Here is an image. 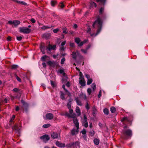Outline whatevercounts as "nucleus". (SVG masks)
Masks as SVG:
<instances>
[{
  "label": "nucleus",
  "mask_w": 148,
  "mask_h": 148,
  "mask_svg": "<svg viewBox=\"0 0 148 148\" xmlns=\"http://www.w3.org/2000/svg\"><path fill=\"white\" fill-rule=\"evenodd\" d=\"M102 21L99 16H97V19L93 23L92 25V27L94 28L96 27H97V31L96 34L94 33H92L91 32V29L89 27L88 28V30L87 31V33L89 34L91 36H95L98 34L100 32L102 28Z\"/></svg>",
  "instance_id": "nucleus-1"
},
{
  "label": "nucleus",
  "mask_w": 148,
  "mask_h": 148,
  "mask_svg": "<svg viewBox=\"0 0 148 148\" xmlns=\"http://www.w3.org/2000/svg\"><path fill=\"white\" fill-rule=\"evenodd\" d=\"M126 127L127 126H125L123 131V133L125 136L124 139H127L129 137H131L132 135V131L129 129L126 130Z\"/></svg>",
  "instance_id": "nucleus-2"
},
{
  "label": "nucleus",
  "mask_w": 148,
  "mask_h": 148,
  "mask_svg": "<svg viewBox=\"0 0 148 148\" xmlns=\"http://www.w3.org/2000/svg\"><path fill=\"white\" fill-rule=\"evenodd\" d=\"M79 83L82 86H84L85 85V81L84 80V76L82 73L81 72L79 73Z\"/></svg>",
  "instance_id": "nucleus-3"
},
{
  "label": "nucleus",
  "mask_w": 148,
  "mask_h": 148,
  "mask_svg": "<svg viewBox=\"0 0 148 148\" xmlns=\"http://www.w3.org/2000/svg\"><path fill=\"white\" fill-rule=\"evenodd\" d=\"M20 31L21 32L27 34L31 32V30L27 27H23L20 28Z\"/></svg>",
  "instance_id": "nucleus-4"
},
{
  "label": "nucleus",
  "mask_w": 148,
  "mask_h": 148,
  "mask_svg": "<svg viewBox=\"0 0 148 148\" xmlns=\"http://www.w3.org/2000/svg\"><path fill=\"white\" fill-rule=\"evenodd\" d=\"M82 125L85 127H88V124L87 120V117L85 114L84 115V119L82 120Z\"/></svg>",
  "instance_id": "nucleus-5"
},
{
  "label": "nucleus",
  "mask_w": 148,
  "mask_h": 148,
  "mask_svg": "<svg viewBox=\"0 0 148 148\" xmlns=\"http://www.w3.org/2000/svg\"><path fill=\"white\" fill-rule=\"evenodd\" d=\"M40 138L43 140V141L45 143H46L50 139L48 135L45 134L40 137Z\"/></svg>",
  "instance_id": "nucleus-6"
},
{
  "label": "nucleus",
  "mask_w": 148,
  "mask_h": 148,
  "mask_svg": "<svg viewBox=\"0 0 148 148\" xmlns=\"http://www.w3.org/2000/svg\"><path fill=\"white\" fill-rule=\"evenodd\" d=\"M85 76L88 79L87 82V84L88 85H90L92 83V79L90 78V76L87 74H85Z\"/></svg>",
  "instance_id": "nucleus-7"
},
{
  "label": "nucleus",
  "mask_w": 148,
  "mask_h": 148,
  "mask_svg": "<svg viewBox=\"0 0 148 148\" xmlns=\"http://www.w3.org/2000/svg\"><path fill=\"white\" fill-rule=\"evenodd\" d=\"M79 128H77L75 129V128H73L71 131V134L72 135H76L78 134L79 131Z\"/></svg>",
  "instance_id": "nucleus-8"
},
{
  "label": "nucleus",
  "mask_w": 148,
  "mask_h": 148,
  "mask_svg": "<svg viewBox=\"0 0 148 148\" xmlns=\"http://www.w3.org/2000/svg\"><path fill=\"white\" fill-rule=\"evenodd\" d=\"M46 117L47 119L51 120L53 117V115L51 113H48L46 114Z\"/></svg>",
  "instance_id": "nucleus-9"
},
{
  "label": "nucleus",
  "mask_w": 148,
  "mask_h": 148,
  "mask_svg": "<svg viewBox=\"0 0 148 148\" xmlns=\"http://www.w3.org/2000/svg\"><path fill=\"white\" fill-rule=\"evenodd\" d=\"M56 45H54L52 46L50 45H49L48 47L47 48L46 50L47 51H50L51 50H54L56 48Z\"/></svg>",
  "instance_id": "nucleus-10"
},
{
  "label": "nucleus",
  "mask_w": 148,
  "mask_h": 148,
  "mask_svg": "<svg viewBox=\"0 0 148 148\" xmlns=\"http://www.w3.org/2000/svg\"><path fill=\"white\" fill-rule=\"evenodd\" d=\"M58 134L57 132H53L51 134V136L53 139L58 138Z\"/></svg>",
  "instance_id": "nucleus-11"
},
{
  "label": "nucleus",
  "mask_w": 148,
  "mask_h": 148,
  "mask_svg": "<svg viewBox=\"0 0 148 148\" xmlns=\"http://www.w3.org/2000/svg\"><path fill=\"white\" fill-rule=\"evenodd\" d=\"M73 121L76 127L79 128V124L77 119L75 118L74 119Z\"/></svg>",
  "instance_id": "nucleus-12"
},
{
  "label": "nucleus",
  "mask_w": 148,
  "mask_h": 148,
  "mask_svg": "<svg viewBox=\"0 0 148 148\" xmlns=\"http://www.w3.org/2000/svg\"><path fill=\"white\" fill-rule=\"evenodd\" d=\"M56 145L59 147H64L65 146L64 144L60 143L59 142L57 141L56 142Z\"/></svg>",
  "instance_id": "nucleus-13"
},
{
  "label": "nucleus",
  "mask_w": 148,
  "mask_h": 148,
  "mask_svg": "<svg viewBox=\"0 0 148 148\" xmlns=\"http://www.w3.org/2000/svg\"><path fill=\"white\" fill-rule=\"evenodd\" d=\"M73 147L76 148H80V146L79 145V143L78 142L76 141L75 143H74Z\"/></svg>",
  "instance_id": "nucleus-14"
},
{
  "label": "nucleus",
  "mask_w": 148,
  "mask_h": 148,
  "mask_svg": "<svg viewBox=\"0 0 148 148\" xmlns=\"http://www.w3.org/2000/svg\"><path fill=\"white\" fill-rule=\"evenodd\" d=\"M73 99L71 98H70L69 99L68 102L67 104V106L68 108H71V105L72 104V102Z\"/></svg>",
  "instance_id": "nucleus-15"
},
{
  "label": "nucleus",
  "mask_w": 148,
  "mask_h": 148,
  "mask_svg": "<svg viewBox=\"0 0 148 148\" xmlns=\"http://www.w3.org/2000/svg\"><path fill=\"white\" fill-rule=\"evenodd\" d=\"M75 111L77 114V115L79 116L81 115V111L79 108L77 106L76 108Z\"/></svg>",
  "instance_id": "nucleus-16"
},
{
  "label": "nucleus",
  "mask_w": 148,
  "mask_h": 148,
  "mask_svg": "<svg viewBox=\"0 0 148 148\" xmlns=\"http://www.w3.org/2000/svg\"><path fill=\"white\" fill-rule=\"evenodd\" d=\"M75 100L76 101L77 105L80 106H81L82 105V103H81V102L79 99V98L78 97L75 98Z\"/></svg>",
  "instance_id": "nucleus-17"
},
{
  "label": "nucleus",
  "mask_w": 148,
  "mask_h": 148,
  "mask_svg": "<svg viewBox=\"0 0 148 148\" xmlns=\"http://www.w3.org/2000/svg\"><path fill=\"white\" fill-rule=\"evenodd\" d=\"M60 98L63 100H64L65 98V94H64L62 91H60Z\"/></svg>",
  "instance_id": "nucleus-18"
},
{
  "label": "nucleus",
  "mask_w": 148,
  "mask_h": 148,
  "mask_svg": "<svg viewBox=\"0 0 148 148\" xmlns=\"http://www.w3.org/2000/svg\"><path fill=\"white\" fill-rule=\"evenodd\" d=\"M20 23V22L19 21L14 20L13 21V25L15 26H16Z\"/></svg>",
  "instance_id": "nucleus-19"
},
{
  "label": "nucleus",
  "mask_w": 148,
  "mask_h": 148,
  "mask_svg": "<svg viewBox=\"0 0 148 148\" xmlns=\"http://www.w3.org/2000/svg\"><path fill=\"white\" fill-rule=\"evenodd\" d=\"M12 129L13 130H15L16 132H19L20 129L18 126L16 125H15L12 128Z\"/></svg>",
  "instance_id": "nucleus-20"
},
{
  "label": "nucleus",
  "mask_w": 148,
  "mask_h": 148,
  "mask_svg": "<svg viewBox=\"0 0 148 148\" xmlns=\"http://www.w3.org/2000/svg\"><path fill=\"white\" fill-rule=\"evenodd\" d=\"M90 6L91 7H95V8L96 7V4L94 2L91 1L90 3Z\"/></svg>",
  "instance_id": "nucleus-21"
},
{
  "label": "nucleus",
  "mask_w": 148,
  "mask_h": 148,
  "mask_svg": "<svg viewBox=\"0 0 148 148\" xmlns=\"http://www.w3.org/2000/svg\"><path fill=\"white\" fill-rule=\"evenodd\" d=\"M75 41L78 45L79 42H81V40L79 38H76L75 39Z\"/></svg>",
  "instance_id": "nucleus-22"
},
{
  "label": "nucleus",
  "mask_w": 148,
  "mask_h": 148,
  "mask_svg": "<svg viewBox=\"0 0 148 148\" xmlns=\"http://www.w3.org/2000/svg\"><path fill=\"white\" fill-rule=\"evenodd\" d=\"M40 50L43 54H45V47L43 45H41L40 47Z\"/></svg>",
  "instance_id": "nucleus-23"
},
{
  "label": "nucleus",
  "mask_w": 148,
  "mask_h": 148,
  "mask_svg": "<svg viewBox=\"0 0 148 148\" xmlns=\"http://www.w3.org/2000/svg\"><path fill=\"white\" fill-rule=\"evenodd\" d=\"M94 143L96 145H98L99 144V140L95 138L94 140Z\"/></svg>",
  "instance_id": "nucleus-24"
},
{
  "label": "nucleus",
  "mask_w": 148,
  "mask_h": 148,
  "mask_svg": "<svg viewBox=\"0 0 148 148\" xmlns=\"http://www.w3.org/2000/svg\"><path fill=\"white\" fill-rule=\"evenodd\" d=\"M110 110L112 113H114L116 111V108L114 107H112L110 108Z\"/></svg>",
  "instance_id": "nucleus-25"
},
{
  "label": "nucleus",
  "mask_w": 148,
  "mask_h": 148,
  "mask_svg": "<svg viewBox=\"0 0 148 148\" xmlns=\"http://www.w3.org/2000/svg\"><path fill=\"white\" fill-rule=\"evenodd\" d=\"M72 55L73 58L75 60L76 59L77 55L76 53L75 52H73L72 53Z\"/></svg>",
  "instance_id": "nucleus-26"
},
{
  "label": "nucleus",
  "mask_w": 148,
  "mask_h": 148,
  "mask_svg": "<svg viewBox=\"0 0 148 148\" xmlns=\"http://www.w3.org/2000/svg\"><path fill=\"white\" fill-rule=\"evenodd\" d=\"M91 87L93 89V90L94 91L96 88V85L95 83H93L91 85Z\"/></svg>",
  "instance_id": "nucleus-27"
},
{
  "label": "nucleus",
  "mask_w": 148,
  "mask_h": 148,
  "mask_svg": "<svg viewBox=\"0 0 148 148\" xmlns=\"http://www.w3.org/2000/svg\"><path fill=\"white\" fill-rule=\"evenodd\" d=\"M74 142L71 143H69L68 144L66 145V146L67 147H71L72 146H73Z\"/></svg>",
  "instance_id": "nucleus-28"
},
{
  "label": "nucleus",
  "mask_w": 148,
  "mask_h": 148,
  "mask_svg": "<svg viewBox=\"0 0 148 148\" xmlns=\"http://www.w3.org/2000/svg\"><path fill=\"white\" fill-rule=\"evenodd\" d=\"M15 116L14 115H13L12 116L11 118L10 119V122H9V124H11L10 123H12L13 120L15 118Z\"/></svg>",
  "instance_id": "nucleus-29"
},
{
  "label": "nucleus",
  "mask_w": 148,
  "mask_h": 148,
  "mask_svg": "<svg viewBox=\"0 0 148 148\" xmlns=\"http://www.w3.org/2000/svg\"><path fill=\"white\" fill-rule=\"evenodd\" d=\"M62 30L63 31V33L66 34L68 32L67 31V28L66 27H64L62 28Z\"/></svg>",
  "instance_id": "nucleus-30"
},
{
  "label": "nucleus",
  "mask_w": 148,
  "mask_h": 148,
  "mask_svg": "<svg viewBox=\"0 0 148 148\" xmlns=\"http://www.w3.org/2000/svg\"><path fill=\"white\" fill-rule=\"evenodd\" d=\"M56 4V1H51V5L52 6H54Z\"/></svg>",
  "instance_id": "nucleus-31"
},
{
  "label": "nucleus",
  "mask_w": 148,
  "mask_h": 148,
  "mask_svg": "<svg viewBox=\"0 0 148 148\" xmlns=\"http://www.w3.org/2000/svg\"><path fill=\"white\" fill-rule=\"evenodd\" d=\"M103 112L104 114H108L109 110L107 108H105L103 110Z\"/></svg>",
  "instance_id": "nucleus-32"
},
{
  "label": "nucleus",
  "mask_w": 148,
  "mask_h": 148,
  "mask_svg": "<svg viewBox=\"0 0 148 148\" xmlns=\"http://www.w3.org/2000/svg\"><path fill=\"white\" fill-rule=\"evenodd\" d=\"M48 57V56H44L41 58V59L43 61H45L46 60L47 58Z\"/></svg>",
  "instance_id": "nucleus-33"
},
{
  "label": "nucleus",
  "mask_w": 148,
  "mask_h": 148,
  "mask_svg": "<svg viewBox=\"0 0 148 148\" xmlns=\"http://www.w3.org/2000/svg\"><path fill=\"white\" fill-rule=\"evenodd\" d=\"M51 125L49 124H47L44 125L42 127L45 128H47L50 126Z\"/></svg>",
  "instance_id": "nucleus-34"
},
{
  "label": "nucleus",
  "mask_w": 148,
  "mask_h": 148,
  "mask_svg": "<svg viewBox=\"0 0 148 148\" xmlns=\"http://www.w3.org/2000/svg\"><path fill=\"white\" fill-rule=\"evenodd\" d=\"M129 120L128 119V118L127 117H125L123 118V119H122L121 121H129Z\"/></svg>",
  "instance_id": "nucleus-35"
},
{
  "label": "nucleus",
  "mask_w": 148,
  "mask_h": 148,
  "mask_svg": "<svg viewBox=\"0 0 148 148\" xmlns=\"http://www.w3.org/2000/svg\"><path fill=\"white\" fill-rule=\"evenodd\" d=\"M12 69H16L18 67V66L16 65H13L11 66Z\"/></svg>",
  "instance_id": "nucleus-36"
},
{
  "label": "nucleus",
  "mask_w": 148,
  "mask_h": 148,
  "mask_svg": "<svg viewBox=\"0 0 148 148\" xmlns=\"http://www.w3.org/2000/svg\"><path fill=\"white\" fill-rule=\"evenodd\" d=\"M92 110H93V115L94 116V114H95V113L96 112L97 110L96 108H95V107H93L92 108Z\"/></svg>",
  "instance_id": "nucleus-37"
},
{
  "label": "nucleus",
  "mask_w": 148,
  "mask_h": 148,
  "mask_svg": "<svg viewBox=\"0 0 148 148\" xmlns=\"http://www.w3.org/2000/svg\"><path fill=\"white\" fill-rule=\"evenodd\" d=\"M85 108L88 110L90 108V107L89 106V104L87 102L86 103V106H85Z\"/></svg>",
  "instance_id": "nucleus-38"
},
{
  "label": "nucleus",
  "mask_w": 148,
  "mask_h": 148,
  "mask_svg": "<svg viewBox=\"0 0 148 148\" xmlns=\"http://www.w3.org/2000/svg\"><path fill=\"white\" fill-rule=\"evenodd\" d=\"M59 73L60 74H63V75L65 74V73L64 72V71L63 69H60L59 71Z\"/></svg>",
  "instance_id": "nucleus-39"
},
{
  "label": "nucleus",
  "mask_w": 148,
  "mask_h": 148,
  "mask_svg": "<svg viewBox=\"0 0 148 148\" xmlns=\"http://www.w3.org/2000/svg\"><path fill=\"white\" fill-rule=\"evenodd\" d=\"M87 50H88L86 48V49H81V51L83 53H87Z\"/></svg>",
  "instance_id": "nucleus-40"
},
{
  "label": "nucleus",
  "mask_w": 148,
  "mask_h": 148,
  "mask_svg": "<svg viewBox=\"0 0 148 148\" xmlns=\"http://www.w3.org/2000/svg\"><path fill=\"white\" fill-rule=\"evenodd\" d=\"M104 11V8H101L99 11V12L100 14H102Z\"/></svg>",
  "instance_id": "nucleus-41"
},
{
  "label": "nucleus",
  "mask_w": 148,
  "mask_h": 148,
  "mask_svg": "<svg viewBox=\"0 0 148 148\" xmlns=\"http://www.w3.org/2000/svg\"><path fill=\"white\" fill-rule=\"evenodd\" d=\"M65 60V58H62L61 60L60 63L61 64H63L64 63V62Z\"/></svg>",
  "instance_id": "nucleus-42"
},
{
  "label": "nucleus",
  "mask_w": 148,
  "mask_h": 148,
  "mask_svg": "<svg viewBox=\"0 0 148 148\" xmlns=\"http://www.w3.org/2000/svg\"><path fill=\"white\" fill-rule=\"evenodd\" d=\"M87 92L88 93L89 95H90L91 92V89L90 88H88L87 89Z\"/></svg>",
  "instance_id": "nucleus-43"
},
{
  "label": "nucleus",
  "mask_w": 148,
  "mask_h": 148,
  "mask_svg": "<svg viewBox=\"0 0 148 148\" xmlns=\"http://www.w3.org/2000/svg\"><path fill=\"white\" fill-rule=\"evenodd\" d=\"M68 109L69 110V112H70V113L71 114L73 112V110L71 108H68Z\"/></svg>",
  "instance_id": "nucleus-44"
},
{
  "label": "nucleus",
  "mask_w": 148,
  "mask_h": 148,
  "mask_svg": "<svg viewBox=\"0 0 148 148\" xmlns=\"http://www.w3.org/2000/svg\"><path fill=\"white\" fill-rule=\"evenodd\" d=\"M81 133L83 134H85L86 133V131L85 129H83L81 131Z\"/></svg>",
  "instance_id": "nucleus-45"
},
{
  "label": "nucleus",
  "mask_w": 148,
  "mask_h": 148,
  "mask_svg": "<svg viewBox=\"0 0 148 148\" xmlns=\"http://www.w3.org/2000/svg\"><path fill=\"white\" fill-rule=\"evenodd\" d=\"M59 29L58 28H56L53 30V32L54 33H56L59 31Z\"/></svg>",
  "instance_id": "nucleus-46"
},
{
  "label": "nucleus",
  "mask_w": 148,
  "mask_h": 148,
  "mask_svg": "<svg viewBox=\"0 0 148 148\" xmlns=\"http://www.w3.org/2000/svg\"><path fill=\"white\" fill-rule=\"evenodd\" d=\"M84 44V43L83 41L81 42H80L78 45L79 46H82Z\"/></svg>",
  "instance_id": "nucleus-47"
},
{
  "label": "nucleus",
  "mask_w": 148,
  "mask_h": 148,
  "mask_svg": "<svg viewBox=\"0 0 148 148\" xmlns=\"http://www.w3.org/2000/svg\"><path fill=\"white\" fill-rule=\"evenodd\" d=\"M16 38L18 40L20 41L21 40L22 37L21 36L17 37Z\"/></svg>",
  "instance_id": "nucleus-48"
},
{
  "label": "nucleus",
  "mask_w": 148,
  "mask_h": 148,
  "mask_svg": "<svg viewBox=\"0 0 148 148\" xmlns=\"http://www.w3.org/2000/svg\"><path fill=\"white\" fill-rule=\"evenodd\" d=\"M8 23L10 25L13 24V21H9L8 22Z\"/></svg>",
  "instance_id": "nucleus-49"
},
{
  "label": "nucleus",
  "mask_w": 148,
  "mask_h": 148,
  "mask_svg": "<svg viewBox=\"0 0 148 148\" xmlns=\"http://www.w3.org/2000/svg\"><path fill=\"white\" fill-rule=\"evenodd\" d=\"M16 77L17 80L19 82L21 81V79L16 75Z\"/></svg>",
  "instance_id": "nucleus-50"
},
{
  "label": "nucleus",
  "mask_w": 148,
  "mask_h": 148,
  "mask_svg": "<svg viewBox=\"0 0 148 148\" xmlns=\"http://www.w3.org/2000/svg\"><path fill=\"white\" fill-rule=\"evenodd\" d=\"M70 46L72 47H73L74 46V44L73 42H70Z\"/></svg>",
  "instance_id": "nucleus-51"
},
{
  "label": "nucleus",
  "mask_w": 148,
  "mask_h": 148,
  "mask_svg": "<svg viewBox=\"0 0 148 148\" xmlns=\"http://www.w3.org/2000/svg\"><path fill=\"white\" fill-rule=\"evenodd\" d=\"M51 84L53 87L55 86V85L54 82L52 81H51Z\"/></svg>",
  "instance_id": "nucleus-52"
},
{
  "label": "nucleus",
  "mask_w": 148,
  "mask_h": 148,
  "mask_svg": "<svg viewBox=\"0 0 148 148\" xmlns=\"http://www.w3.org/2000/svg\"><path fill=\"white\" fill-rule=\"evenodd\" d=\"M13 91L14 92H18V89L17 88H14L13 89Z\"/></svg>",
  "instance_id": "nucleus-53"
},
{
  "label": "nucleus",
  "mask_w": 148,
  "mask_h": 148,
  "mask_svg": "<svg viewBox=\"0 0 148 148\" xmlns=\"http://www.w3.org/2000/svg\"><path fill=\"white\" fill-rule=\"evenodd\" d=\"M105 0H96V1L97 2H104L105 1Z\"/></svg>",
  "instance_id": "nucleus-54"
},
{
  "label": "nucleus",
  "mask_w": 148,
  "mask_h": 148,
  "mask_svg": "<svg viewBox=\"0 0 148 148\" xmlns=\"http://www.w3.org/2000/svg\"><path fill=\"white\" fill-rule=\"evenodd\" d=\"M101 91L100 90V91H99V93L98 97L99 98L101 97Z\"/></svg>",
  "instance_id": "nucleus-55"
},
{
  "label": "nucleus",
  "mask_w": 148,
  "mask_h": 148,
  "mask_svg": "<svg viewBox=\"0 0 148 148\" xmlns=\"http://www.w3.org/2000/svg\"><path fill=\"white\" fill-rule=\"evenodd\" d=\"M33 23H35L36 21L34 18H31L30 20Z\"/></svg>",
  "instance_id": "nucleus-56"
},
{
  "label": "nucleus",
  "mask_w": 148,
  "mask_h": 148,
  "mask_svg": "<svg viewBox=\"0 0 148 148\" xmlns=\"http://www.w3.org/2000/svg\"><path fill=\"white\" fill-rule=\"evenodd\" d=\"M65 92L67 93V95L68 96H69L71 95L70 93L67 90H66Z\"/></svg>",
  "instance_id": "nucleus-57"
},
{
  "label": "nucleus",
  "mask_w": 148,
  "mask_h": 148,
  "mask_svg": "<svg viewBox=\"0 0 148 148\" xmlns=\"http://www.w3.org/2000/svg\"><path fill=\"white\" fill-rule=\"evenodd\" d=\"M21 102L23 104V105H25L27 104V103H26L25 101H23V100H21Z\"/></svg>",
  "instance_id": "nucleus-58"
},
{
  "label": "nucleus",
  "mask_w": 148,
  "mask_h": 148,
  "mask_svg": "<svg viewBox=\"0 0 148 148\" xmlns=\"http://www.w3.org/2000/svg\"><path fill=\"white\" fill-rule=\"evenodd\" d=\"M66 43V41H64L61 44V45L62 46H63L64 45H65Z\"/></svg>",
  "instance_id": "nucleus-59"
},
{
  "label": "nucleus",
  "mask_w": 148,
  "mask_h": 148,
  "mask_svg": "<svg viewBox=\"0 0 148 148\" xmlns=\"http://www.w3.org/2000/svg\"><path fill=\"white\" fill-rule=\"evenodd\" d=\"M11 37L10 36H8L7 38V40L8 41H11Z\"/></svg>",
  "instance_id": "nucleus-60"
},
{
  "label": "nucleus",
  "mask_w": 148,
  "mask_h": 148,
  "mask_svg": "<svg viewBox=\"0 0 148 148\" xmlns=\"http://www.w3.org/2000/svg\"><path fill=\"white\" fill-rule=\"evenodd\" d=\"M66 85L68 87H69L70 86V83L69 82H68L66 84Z\"/></svg>",
  "instance_id": "nucleus-61"
},
{
  "label": "nucleus",
  "mask_w": 148,
  "mask_h": 148,
  "mask_svg": "<svg viewBox=\"0 0 148 148\" xmlns=\"http://www.w3.org/2000/svg\"><path fill=\"white\" fill-rule=\"evenodd\" d=\"M19 110V107L18 106H17L16 107V108H15V110L16 111H18Z\"/></svg>",
  "instance_id": "nucleus-62"
},
{
  "label": "nucleus",
  "mask_w": 148,
  "mask_h": 148,
  "mask_svg": "<svg viewBox=\"0 0 148 148\" xmlns=\"http://www.w3.org/2000/svg\"><path fill=\"white\" fill-rule=\"evenodd\" d=\"M90 135L92 136H93L95 134L94 131H93V132H90Z\"/></svg>",
  "instance_id": "nucleus-63"
},
{
  "label": "nucleus",
  "mask_w": 148,
  "mask_h": 148,
  "mask_svg": "<svg viewBox=\"0 0 148 148\" xmlns=\"http://www.w3.org/2000/svg\"><path fill=\"white\" fill-rule=\"evenodd\" d=\"M47 63L48 64L51 65L52 64V62L51 61H49L47 62Z\"/></svg>",
  "instance_id": "nucleus-64"
}]
</instances>
